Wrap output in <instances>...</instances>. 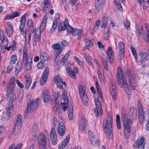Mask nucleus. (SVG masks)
Masks as SVG:
<instances>
[{"instance_id": "23", "label": "nucleus", "mask_w": 149, "mask_h": 149, "mask_svg": "<svg viewBox=\"0 0 149 149\" xmlns=\"http://www.w3.org/2000/svg\"><path fill=\"white\" fill-rule=\"evenodd\" d=\"M102 59L105 70L106 71H108V67L107 59L104 54L102 55Z\"/></svg>"}, {"instance_id": "15", "label": "nucleus", "mask_w": 149, "mask_h": 149, "mask_svg": "<svg viewBox=\"0 0 149 149\" xmlns=\"http://www.w3.org/2000/svg\"><path fill=\"white\" fill-rule=\"evenodd\" d=\"M40 31L36 30L34 36V41L33 44V46L36 45L39 43L40 40Z\"/></svg>"}, {"instance_id": "53", "label": "nucleus", "mask_w": 149, "mask_h": 149, "mask_svg": "<svg viewBox=\"0 0 149 149\" xmlns=\"http://www.w3.org/2000/svg\"><path fill=\"white\" fill-rule=\"evenodd\" d=\"M144 113H140L139 116V120L140 124H141L144 120Z\"/></svg>"}, {"instance_id": "34", "label": "nucleus", "mask_w": 149, "mask_h": 149, "mask_svg": "<svg viewBox=\"0 0 149 149\" xmlns=\"http://www.w3.org/2000/svg\"><path fill=\"white\" fill-rule=\"evenodd\" d=\"M98 74L100 80L102 82L104 83L105 78L102 69L98 70Z\"/></svg>"}, {"instance_id": "35", "label": "nucleus", "mask_w": 149, "mask_h": 149, "mask_svg": "<svg viewBox=\"0 0 149 149\" xmlns=\"http://www.w3.org/2000/svg\"><path fill=\"white\" fill-rule=\"evenodd\" d=\"M10 104L7 106L6 107V112L9 116H10L11 114V113L12 111L13 106V102H11L10 101Z\"/></svg>"}, {"instance_id": "6", "label": "nucleus", "mask_w": 149, "mask_h": 149, "mask_svg": "<svg viewBox=\"0 0 149 149\" xmlns=\"http://www.w3.org/2000/svg\"><path fill=\"white\" fill-rule=\"evenodd\" d=\"M39 99H37L30 102L28 104L27 107L25 110V113H28L36 110L39 105Z\"/></svg>"}, {"instance_id": "56", "label": "nucleus", "mask_w": 149, "mask_h": 149, "mask_svg": "<svg viewBox=\"0 0 149 149\" xmlns=\"http://www.w3.org/2000/svg\"><path fill=\"white\" fill-rule=\"evenodd\" d=\"M74 59L76 62L78 64L81 66L84 65V63L81 61H80L79 59L76 56H74Z\"/></svg>"}, {"instance_id": "48", "label": "nucleus", "mask_w": 149, "mask_h": 149, "mask_svg": "<svg viewBox=\"0 0 149 149\" xmlns=\"http://www.w3.org/2000/svg\"><path fill=\"white\" fill-rule=\"evenodd\" d=\"M140 56L143 59H146V58L149 56L148 53L140 52L139 54Z\"/></svg>"}, {"instance_id": "44", "label": "nucleus", "mask_w": 149, "mask_h": 149, "mask_svg": "<svg viewBox=\"0 0 149 149\" xmlns=\"http://www.w3.org/2000/svg\"><path fill=\"white\" fill-rule=\"evenodd\" d=\"M23 60H26L28 58L27 56V49L25 46L24 47L23 49Z\"/></svg>"}, {"instance_id": "43", "label": "nucleus", "mask_w": 149, "mask_h": 149, "mask_svg": "<svg viewBox=\"0 0 149 149\" xmlns=\"http://www.w3.org/2000/svg\"><path fill=\"white\" fill-rule=\"evenodd\" d=\"M79 92L80 96H83L86 94L85 88L83 86L80 85L79 86Z\"/></svg>"}, {"instance_id": "59", "label": "nucleus", "mask_w": 149, "mask_h": 149, "mask_svg": "<svg viewBox=\"0 0 149 149\" xmlns=\"http://www.w3.org/2000/svg\"><path fill=\"white\" fill-rule=\"evenodd\" d=\"M54 105L53 106L54 110V111H57L59 109V103L56 102V101H54Z\"/></svg>"}, {"instance_id": "28", "label": "nucleus", "mask_w": 149, "mask_h": 149, "mask_svg": "<svg viewBox=\"0 0 149 149\" xmlns=\"http://www.w3.org/2000/svg\"><path fill=\"white\" fill-rule=\"evenodd\" d=\"M85 120L82 118L79 120L78 122L79 129L81 130H84L85 128Z\"/></svg>"}, {"instance_id": "16", "label": "nucleus", "mask_w": 149, "mask_h": 149, "mask_svg": "<svg viewBox=\"0 0 149 149\" xmlns=\"http://www.w3.org/2000/svg\"><path fill=\"white\" fill-rule=\"evenodd\" d=\"M115 82H113L111 84L110 87V91L113 100H116V90Z\"/></svg>"}, {"instance_id": "63", "label": "nucleus", "mask_w": 149, "mask_h": 149, "mask_svg": "<svg viewBox=\"0 0 149 149\" xmlns=\"http://www.w3.org/2000/svg\"><path fill=\"white\" fill-rule=\"evenodd\" d=\"M16 79L15 77L14 76L12 77L10 79L9 83L8 84L9 85H11L13 84V85H15V82H16Z\"/></svg>"}, {"instance_id": "19", "label": "nucleus", "mask_w": 149, "mask_h": 149, "mask_svg": "<svg viewBox=\"0 0 149 149\" xmlns=\"http://www.w3.org/2000/svg\"><path fill=\"white\" fill-rule=\"evenodd\" d=\"M70 139V136H68L63 140V141L60 143L58 147L59 149H63L67 144L68 143Z\"/></svg>"}, {"instance_id": "55", "label": "nucleus", "mask_w": 149, "mask_h": 149, "mask_svg": "<svg viewBox=\"0 0 149 149\" xmlns=\"http://www.w3.org/2000/svg\"><path fill=\"white\" fill-rule=\"evenodd\" d=\"M107 53L108 57L113 56V51L110 47H108V48Z\"/></svg>"}, {"instance_id": "12", "label": "nucleus", "mask_w": 149, "mask_h": 149, "mask_svg": "<svg viewBox=\"0 0 149 149\" xmlns=\"http://www.w3.org/2000/svg\"><path fill=\"white\" fill-rule=\"evenodd\" d=\"M69 26H70L69 24L68 23V20L67 19H65L63 23L62 22L59 23L58 26V30L61 31H63L66 30L67 31V29H69Z\"/></svg>"}, {"instance_id": "41", "label": "nucleus", "mask_w": 149, "mask_h": 149, "mask_svg": "<svg viewBox=\"0 0 149 149\" xmlns=\"http://www.w3.org/2000/svg\"><path fill=\"white\" fill-rule=\"evenodd\" d=\"M40 57L41 60L43 61H46L49 58V56L47 54L44 52H42L40 54Z\"/></svg>"}, {"instance_id": "9", "label": "nucleus", "mask_w": 149, "mask_h": 149, "mask_svg": "<svg viewBox=\"0 0 149 149\" xmlns=\"http://www.w3.org/2000/svg\"><path fill=\"white\" fill-rule=\"evenodd\" d=\"M145 143V139L143 137L138 138L133 144L134 148L137 149H144V145Z\"/></svg>"}, {"instance_id": "14", "label": "nucleus", "mask_w": 149, "mask_h": 149, "mask_svg": "<svg viewBox=\"0 0 149 149\" xmlns=\"http://www.w3.org/2000/svg\"><path fill=\"white\" fill-rule=\"evenodd\" d=\"M49 71L48 68L46 67L40 79V83L41 85H44L46 82L48 77Z\"/></svg>"}, {"instance_id": "26", "label": "nucleus", "mask_w": 149, "mask_h": 149, "mask_svg": "<svg viewBox=\"0 0 149 149\" xmlns=\"http://www.w3.org/2000/svg\"><path fill=\"white\" fill-rule=\"evenodd\" d=\"M104 29L103 33V37L104 39L106 40H108L109 37V29L108 27H107Z\"/></svg>"}, {"instance_id": "38", "label": "nucleus", "mask_w": 149, "mask_h": 149, "mask_svg": "<svg viewBox=\"0 0 149 149\" xmlns=\"http://www.w3.org/2000/svg\"><path fill=\"white\" fill-rule=\"evenodd\" d=\"M58 19L56 18L53 21L52 27L51 29L52 32H54L56 29L58 24Z\"/></svg>"}, {"instance_id": "33", "label": "nucleus", "mask_w": 149, "mask_h": 149, "mask_svg": "<svg viewBox=\"0 0 149 149\" xmlns=\"http://www.w3.org/2000/svg\"><path fill=\"white\" fill-rule=\"evenodd\" d=\"M67 91L66 89L64 90L62 93V98L63 102H68L69 101V99L67 96Z\"/></svg>"}, {"instance_id": "60", "label": "nucleus", "mask_w": 149, "mask_h": 149, "mask_svg": "<svg viewBox=\"0 0 149 149\" xmlns=\"http://www.w3.org/2000/svg\"><path fill=\"white\" fill-rule=\"evenodd\" d=\"M138 107L139 111L140 113H144L142 105L139 102H138Z\"/></svg>"}, {"instance_id": "5", "label": "nucleus", "mask_w": 149, "mask_h": 149, "mask_svg": "<svg viewBox=\"0 0 149 149\" xmlns=\"http://www.w3.org/2000/svg\"><path fill=\"white\" fill-rule=\"evenodd\" d=\"M131 119H129L122 122L124 128V134L125 138H128L130 133V128L132 123Z\"/></svg>"}, {"instance_id": "29", "label": "nucleus", "mask_w": 149, "mask_h": 149, "mask_svg": "<svg viewBox=\"0 0 149 149\" xmlns=\"http://www.w3.org/2000/svg\"><path fill=\"white\" fill-rule=\"evenodd\" d=\"M27 24L30 28V30L32 33L34 32L36 27L32 21L30 19H29L27 21Z\"/></svg>"}, {"instance_id": "47", "label": "nucleus", "mask_w": 149, "mask_h": 149, "mask_svg": "<svg viewBox=\"0 0 149 149\" xmlns=\"http://www.w3.org/2000/svg\"><path fill=\"white\" fill-rule=\"evenodd\" d=\"M31 36V34L30 33H27L25 36V42L27 44L30 41V40Z\"/></svg>"}, {"instance_id": "13", "label": "nucleus", "mask_w": 149, "mask_h": 149, "mask_svg": "<svg viewBox=\"0 0 149 149\" xmlns=\"http://www.w3.org/2000/svg\"><path fill=\"white\" fill-rule=\"evenodd\" d=\"M118 47L119 49L118 57L120 60H122L124 56L125 50V45L123 42H120L118 43Z\"/></svg>"}, {"instance_id": "31", "label": "nucleus", "mask_w": 149, "mask_h": 149, "mask_svg": "<svg viewBox=\"0 0 149 149\" xmlns=\"http://www.w3.org/2000/svg\"><path fill=\"white\" fill-rule=\"evenodd\" d=\"M68 111V115L69 119L70 120H73V110L72 105H70L69 106V110Z\"/></svg>"}, {"instance_id": "7", "label": "nucleus", "mask_w": 149, "mask_h": 149, "mask_svg": "<svg viewBox=\"0 0 149 149\" xmlns=\"http://www.w3.org/2000/svg\"><path fill=\"white\" fill-rule=\"evenodd\" d=\"M94 99L96 106V108L93 109L94 111L96 116H98L99 115H101L102 112L101 106L99 100L98 96H95Z\"/></svg>"}, {"instance_id": "27", "label": "nucleus", "mask_w": 149, "mask_h": 149, "mask_svg": "<svg viewBox=\"0 0 149 149\" xmlns=\"http://www.w3.org/2000/svg\"><path fill=\"white\" fill-rule=\"evenodd\" d=\"M24 61L26 62L25 65L27 70H30L31 67L32 58L29 57L27 58L26 60H23Z\"/></svg>"}, {"instance_id": "22", "label": "nucleus", "mask_w": 149, "mask_h": 149, "mask_svg": "<svg viewBox=\"0 0 149 149\" xmlns=\"http://www.w3.org/2000/svg\"><path fill=\"white\" fill-rule=\"evenodd\" d=\"M26 21V17L24 16H23L21 18L20 22V25L19 27V30L22 32H23L24 31L23 29L25 26Z\"/></svg>"}, {"instance_id": "8", "label": "nucleus", "mask_w": 149, "mask_h": 149, "mask_svg": "<svg viewBox=\"0 0 149 149\" xmlns=\"http://www.w3.org/2000/svg\"><path fill=\"white\" fill-rule=\"evenodd\" d=\"M15 91V86L13 84H8L7 87V91L8 93L10 94L8 95L10 97V102H13L16 99L15 94L13 93Z\"/></svg>"}, {"instance_id": "46", "label": "nucleus", "mask_w": 149, "mask_h": 149, "mask_svg": "<svg viewBox=\"0 0 149 149\" xmlns=\"http://www.w3.org/2000/svg\"><path fill=\"white\" fill-rule=\"evenodd\" d=\"M56 84L58 88L61 89H62L63 88V85L64 86H65L66 85V83L65 82L63 81L62 80V81H61L59 82H58V83H56Z\"/></svg>"}, {"instance_id": "62", "label": "nucleus", "mask_w": 149, "mask_h": 149, "mask_svg": "<svg viewBox=\"0 0 149 149\" xmlns=\"http://www.w3.org/2000/svg\"><path fill=\"white\" fill-rule=\"evenodd\" d=\"M13 67V65L10 64L7 68V72L8 73H10L12 70Z\"/></svg>"}, {"instance_id": "51", "label": "nucleus", "mask_w": 149, "mask_h": 149, "mask_svg": "<svg viewBox=\"0 0 149 149\" xmlns=\"http://www.w3.org/2000/svg\"><path fill=\"white\" fill-rule=\"evenodd\" d=\"M80 96L83 103L85 104H87L88 98L86 94L84 95L83 96Z\"/></svg>"}, {"instance_id": "1", "label": "nucleus", "mask_w": 149, "mask_h": 149, "mask_svg": "<svg viewBox=\"0 0 149 149\" xmlns=\"http://www.w3.org/2000/svg\"><path fill=\"white\" fill-rule=\"evenodd\" d=\"M113 118L112 115L111 111H109L108 113L107 118L104 119L103 125L104 132L106 136L110 139L112 137V130Z\"/></svg>"}, {"instance_id": "52", "label": "nucleus", "mask_w": 149, "mask_h": 149, "mask_svg": "<svg viewBox=\"0 0 149 149\" xmlns=\"http://www.w3.org/2000/svg\"><path fill=\"white\" fill-rule=\"evenodd\" d=\"M100 22L101 21L100 20H98L96 22L93 29V30L94 31H96L98 29Z\"/></svg>"}, {"instance_id": "64", "label": "nucleus", "mask_w": 149, "mask_h": 149, "mask_svg": "<svg viewBox=\"0 0 149 149\" xmlns=\"http://www.w3.org/2000/svg\"><path fill=\"white\" fill-rule=\"evenodd\" d=\"M137 32L138 34L141 36L143 32V29L141 26H139L136 28Z\"/></svg>"}, {"instance_id": "25", "label": "nucleus", "mask_w": 149, "mask_h": 149, "mask_svg": "<svg viewBox=\"0 0 149 149\" xmlns=\"http://www.w3.org/2000/svg\"><path fill=\"white\" fill-rule=\"evenodd\" d=\"M6 32L7 36L10 37L13 32V26L11 24H7V25Z\"/></svg>"}, {"instance_id": "32", "label": "nucleus", "mask_w": 149, "mask_h": 149, "mask_svg": "<svg viewBox=\"0 0 149 149\" xmlns=\"http://www.w3.org/2000/svg\"><path fill=\"white\" fill-rule=\"evenodd\" d=\"M102 20L103 22L101 26V27L102 28H105L107 27L108 21V17L107 15L105 14L102 16Z\"/></svg>"}, {"instance_id": "57", "label": "nucleus", "mask_w": 149, "mask_h": 149, "mask_svg": "<svg viewBox=\"0 0 149 149\" xmlns=\"http://www.w3.org/2000/svg\"><path fill=\"white\" fill-rule=\"evenodd\" d=\"M44 6L45 9H47L50 6V3L48 0H45L44 2Z\"/></svg>"}, {"instance_id": "42", "label": "nucleus", "mask_w": 149, "mask_h": 149, "mask_svg": "<svg viewBox=\"0 0 149 149\" xmlns=\"http://www.w3.org/2000/svg\"><path fill=\"white\" fill-rule=\"evenodd\" d=\"M104 4L102 0H96L95 3L96 8L99 9Z\"/></svg>"}, {"instance_id": "11", "label": "nucleus", "mask_w": 149, "mask_h": 149, "mask_svg": "<svg viewBox=\"0 0 149 149\" xmlns=\"http://www.w3.org/2000/svg\"><path fill=\"white\" fill-rule=\"evenodd\" d=\"M50 139L53 145H56L57 143L58 140L55 132V129L53 127L51 129V130Z\"/></svg>"}, {"instance_id": "61", "label": "nucleus", "mask_w": 149, "mask_h": 149, "mask_svg": "<svg viewBox=\"0 0 149 149\" xmlns=\"http://www.w3.org/2000/svg\"><path fill=\"white\" fill-rule=\"evenodd\" d=\"M0 39L2 42L5 41V36L2 30L0 31Z\"/></svg>"}, {"instance_id": "39", "label": "nucleus", "mask_w": 149, "mask_h": 149, "mask_svg": "<svg viewBox=\"0 0 149 149\" xmlns=\"http://www.w3.org/2000/svg\"><path fill=\"white\" fill-rule=\"evenodd\" d=\"M25 79L26 80V84L25 85V88L26 89H28L31 85L32 80L31 78L30 77H26Z\"/></svg>"}, {"instance_id": "10", "label": "nucleus", "mask_w": 149, "mask_h": 149, "mask_svg": "<svg viewBox=\"0 0 149 149\" xmlns=\"http://www.w3.org/2000/svg\"><path fill=\"white\" fill-rule=\"evenodd\" d=\"M69 29H67V32L68 33H70L73 35H77L78 38L79 39L81 38L82 35L81 31L80 29L77 28H72L71 26H69Z\"/></svg>"}, {"instance_id": "37", "label": "nucleus", "mask_w": 149, "mask_h": 149, "mask_svg": "<svg viewBox=\"0 0 149 149\" xmlns=\"http://www.w3.org/2000/svg\"><path fill=\"white\" fill-rule=\"evenodd\" d=\"M42 97L44 102L46 103L49 101V97L47 91H45L43 93Z\"/></svg>"}, {"instance_id": "30", "label": "nucleus", "mask_w": 149, "mask_h": 149, "mask_svg": "<svg viewBox=\"0 0 149 149\" xmlns=\"http://www.w3.org/2000/svg\"><path fill=\"white\" fill-rule=\"evenodd\" d=\"M66 71L69 76L72 78L75 79L76 78V74L73 72L71 69L69 67L66 68Z\"/></svg>"}, {"instance_id": "2", "label": "nucleus", "mask_w": 149, "mask_h": 149, "mask_svg": "<svg viewBox=\"0 0 149 149\" xmlns=\"http://www.w3.org/2000/svg\"><path fill=\"white\" fill-rule=\"evenodd\" d=\"M122 71L121 68H118L117 70L118 82L119 86L121 87H123L125 90L126 88H128V85L127 80Z\"/></svg>"}, {"instance_id": "58", "label": "nucleus", "mask_w": 149, "mask_h": 149, "mask_svg": "<svg viewBox=\"0 0 149 149\" xmlns=\"http://www.w3.org/2000/svg\"><path fill=\"white\" fill-rule=\"evenodd\" d=\"M125 93H126L127 95V98L128 99H130L131 98V92L130 90H129L128 88L125 89Z\"/></svg>"}, {"instance_id": "45", "label": "nucleus", "mask_w": 149, "mask_h": 149, "mask_svg": "<svg viewBox=\"0 0 149 149\" xmlns=\"http://www.w3.org/2000/svg\"><path fill=\"white\" fill-rule=\"evenodd\" d=\"M22 146V144L21 143L17 144L15 148V144H12L9 148L8 149H20Z\"/></svg>"}, {"instance_id": "40", "label": "nucleus", "mask_w": 149, "mask_h": 149, "mask_svg": "<svg viewBox=\"0 0 149 149\" xmlns=\"http://www.w3.org/2000/svg\"><path fill=\"white\" fill-rule=\"evenodd\" d=\"M38 131V125L36 124H34L32 130V133L33 136L36 135Z\"/></svg>"}, {"instance_id": "21", "label": "nucleus", "mask_w": 149, "mask_h": 149, "mask_svg": "<svg viewBox=\"0 0 149 149\" xmlns=\"http://www.w3.org/2000/svg\"><path fill=\"white\" fill-rule=\"evenodd\" d=\"M47 21V15H45L42 19L41 23L40 26V30L39 31H43L45 29ZM39 31V30H38Z\"/></svg>"}, {"instance_id": "36", "label": "nucleus", "mask_w": 149, "mask_h": 149, "mask_svg": "<svg viewBox=\"0 0 149 149\" xmlns=\"http://www.w3.org/2000/svg\"><path fill=\"white\" fill-rule=\"evenodd\" d=\"M22 116L20 114H19L17 117L15 125L22 127Z\"/></svg>"}, {"instance_id": "17", "label": "nucleus", "mask_w": 149, "mask_h": 149, "mask_svg": "<svg viewBox=\"0 0 149 149\" xmlns=\"http://www.w3.org/2000/svg\"><path fill=\"white\" fill-rule=\"evenodd\" d=\"M22 127L15 125L13 132L9 134L8 136V138L9 139L13 135H15L19 134L20 132Z\"/></svg>"}, {"instance_id": "4", "label": "nucleus", "mask_w": 149, "mask_h": 149, "mask_svg": "<svg viewBox=\"0 0 149 149\" xmlns=\"http://www.w3.org/2000/svg\"><path fill=\"white\" fill-rule=\"evenodd\" d=\"M37 143L40 149H46L47 146V140L45 134L43 133H40L38 136Z\"/></svg>"}, {"instance_id": "54", "label": "nucleus", "mask_w": 149, "mask_h": 149, "mask_svg": "<svg viewBox=\"0 0 149 149\" xmlns=\"http://www.w3.org/2000/svg\"><path fill=\"white\" fill-rule=\"evenodd\" d=\"M85 44L86 46L91 47L93 46V43L91 40L87 39L85 40Z\"/></svg>"}, {"instance_id": "3", "label": "nucleus", "mask_w": 149, "mask_h": 149, "mask_svg": "<svg viewBox=\"0 0 149 149\" xmlns=\"http://www.w3.org/2000/svg\"><path fill=\"white\" fill-rule=\"evenodd\" d=\"M53 124L55 127L58 126L57 131L58 134L61 136H64L65 129L63 123L61 121L59 122L58 119L55 117H54L52 119Z\"/></svg>"}, {"instance_id": "49", "label": "nucleus", "mask_w": 149, "mask_h": 149, "mask_svg": "<svg viewBox=\"0 0 149 149\" xmlns=\"http://www.w3.org/2000/svg\"><path fill=\"white\" fill-rule=\"evenodd\" d=\"M22 67L20 65H19V62H17V66L15 68V74L16 75H17L19 71L21 70Z\"/></svg>"}, {"instance_id": "24", "label": "nucleus", "mask_w": 149, "mask_h": 149, "mask_svg": "<svg viewBox=\"0 0 149 149\" xmlns=\"http://www.w3.org/2000/svg\"><path fill=\"white\" fill-rule=\"evenodd\" d=\"M70 105H72L70 103H69V101L67 102H63L61 103V108L62 110L65 111H66L67 109L69 110V107Z\"/></svg>"}, {"instance_id": "20", "label": "nucleus", "mask_w": 149, "mask_h": 149, "mask_svg": "<svg viewBox=\"0 0 149 149\" xmlns=\"http://www.w3.org/2000/svg\"><path fill=\"white\" fill-rule=\"evenodd\" d=\"M88 134L89 136V138L91 144H93V143L96 144L98 143V141H97L96 142L95 141V136L94 134L92 133L91 131H88Z\"/></svg>"}, {"instance_id": "18", "label": "nucleus", "mask_w": 149, "mask_h": 149, "mask_svg": "<svg viewBox=\"0 0 149 149\" xmlns=\"http://www.w3.org/2000/svg\"><path fill=\"white\" fill-rule=\"evenodd\" d=\"M135 75H130V85L133 90L136 89L137 84L135 81Z\"/></svg>"}, {"instance_id": "50", "label": "nucleus", "mask_w": 149, "mask_h": 149, "mask_svg": "<svg viewBox=\"0 0 149 149\" xmlns=\"http://www.w3.org/2000/svg\"><path fill=\"white\" fill-rule=\"evenodd\" d=\"M17 59V57L15 55H12L10 58V64L13 65L14 64Z\"/></svg>"}]
</instances>
